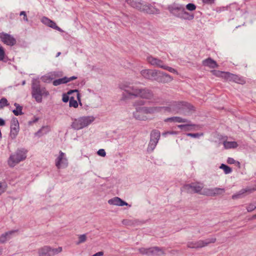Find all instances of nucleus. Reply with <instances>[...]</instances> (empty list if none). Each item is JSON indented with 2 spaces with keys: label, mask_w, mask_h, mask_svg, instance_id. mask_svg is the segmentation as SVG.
Returning <instances> with one entry per match:
<instances>
[{
  "label": "nucleus",
  "mask_w": 256,
  "mask_h": 256,
  "mask_svg": "<svg viewBox=\"0 0 256 256\" xmlns=\"http://www.w3.org/2000/svg\"><path fill=\"white\" fill-rule=\"evenodd\" d=\"M219 138L220 139V143L223 144H234L233 142H228V137L226 136H220Z\"/></svg>",
  "instance_id": "4c0bfd02"
},
{
  "label": "nucleus",
  "mask_w": 256,
  "mask_h": 256,
  "mask_svg": "<svg viewBox=\"0 0 256 256\" xmlns=\"http://www.w3.org/2000/svg\"><path fill=\"white\" fill-rule=\"evenodd\" d=\"M5 58V52L2 46H0V60H4Z\"/></svg>",
  "instance_id": "37998d69"
},
{
  "label": "nucleus",
  "mask_w": 256,
  "mask_h": 256,
  "mask_svg": "<svg viewBox=\"0 0 256 256\" xmlns=\"http://www.w3.org/2000/svg\"><path fill=\"white\" fill-rule=\"evenodd\" d=\"M86 238L87 237L86 234L80 235L78 236V244L85 242L86 240Z\"/></svg>",
  "instance_id": "ea45409f"
},
{
  "label": "nucleus",
  "mask_w": 256,
  "mask_h": 256,
  "mask_svg": "<svg viewBox=\"0 0 256 256\" xmlns=\"http://www.w3.org/2000/svg\"><path fill=\"white\" fill-rule=\"evenodd\" d=\"M124 90V95L125 98H130L132 96H140L141 98L148 99L150 96L148 90L134 88L130 86L122 87Z\"/></svg>",
  "instance_id": "f03ea898"
},
{
  "label": "nucleus",
  "mask_w": 256,
  "mask_h": 256,
  "mask_svg": "<svg viewBox=\"0 0 256 256\" xmlns=\"http://www.w3.org/2000/svg\"><path fill=\"white\" fill-rule=\"evenodd\" d=\"M186 8L188 10L192 11L196 9V6L193 4H188L186 6Z\"/></svg>",
  "instance_id": "79ce46f5"
},
{
  "label": "nucleus",
  "mask_w": 256,
  "mask_h": 256,
  "mask_svg": "<svg viewBox=\"0 0 256 256\" xmlns=\"http://www.w3.org/2000/svg\"><path fill=\"white\" fill-rule=\"evenodd\" d=\"M68 100H70L69 96H64L62 98V100L64 102H68Z\"/></svg>",
  "instance_id": "5fc2aeb1"
},
{
  "label": "nucleus",
  "mask_w": 256,
  "mask_h": 256,
  "mask_svg": "<svg viewBox=\"0 0 256 256\" xmlns=\"http://www.w3.org/2000/svg\"><path fill=\"white\" fill-rule=\"evenodd\" d=\"M62 250V248L61 246H59L58 248H53L50 246V256H54L56 254L61 252Z\"/></svg>",
  "instance_id": "f704fd0d"
},
{
  "label": "nucleus",
  "mask_w": 256,
  "mask_h": 256,
  "mask_svg": "<svg viewBox=\"0 0 256 256\" xmlns=\"http://www.w3.org/2000/svg\"><path fill=\"white\" fill-rule=\"evenodd\" d=\"M211 72L216 76L220 77L226 80L228 79V76H230L229 72L216 70H212Z\"/></svg>",
  "instance_id": "c756f323"
},
{
  "label": "nucleus",
  "mask_w": 256,
  "mask_h": 256,
  "mask_svg": "<svg viewBox=\"0 0 256 256\" xmlns=\"http://www.w3.org/2000/svg\"><path fill=\"white\" fill-rule=\"evenodd\" d=\"M193 107L189 104L184 102H173L170 107L164 106V112L176 113H184L187 110H192Z\"/></svg>",
  "instance_id": "7ed1b4c3"
},
{
  "label": "nucleus",
  "mask_w": 256,
  "mask_h": 256,
  "mask_svg": "<svg viewBox=\"0 0 256 256\" xmlns=\"http://www.w3.org/2000/svg\"><path fill=\"white\" fill-rule=\"evenodd\" d=\"M98 154L102 156H104L106 154L105 150L104 149H100L98 151Z\"/></svg>",
  "instance_id": "09e8293b"
},
{
  "label": "nucleus",
  "mask_w": 256,
  "mask_h": 256,
  "mask_svg": "<svg viewBox=\"0 0 256 256\" xmlns=\"http://www.w3.org/2000/svg\"><path fill=\"white\" fill-rule=\"evenodd\" d=\"M155 146L156 145H150V147L148 148V150H150H150H152L155 148Z\"/></svg>",
  "instance_id": "13d9d810"
},
{
  "label": "nucleus",
  "mask_w": 256,
  "mask_h": 256,
  "mask_svg": "<svg viewBox=\"0 0 256 256\" xmlns=\"http://www.w3.org/2000/svg\"><path fill=\"white\" fill-rule=\"evenodd\" d=\"M14 106L16 107V109L12 110L14 114L16 116L22 115V106L17 103H15Z\"/></svg>",
  "instance_id": "72a5a7b5"
},
{
  "label": "nucleus",
  "mask_w": 256,
  "mask_h": 256,
  "mask_svg": "<svg viewBox=\"0 0 256 256\" xmlns=\"http://www.w3.org/2000/svg\"><path fill=\"white\" fill-rule=\"evenodd\" d=\"M48 94L44 88H41L36 84H33L32 95L38 102H41L42 97H46Z\"/></svg>",
  "instance_id": "423d86ee"
},
{
  "label": "nucleus",
  "mask_w": 256,
  "mask_h": 256,
  "mask_svg": "<svg viewBox=\"0 0 256 256\" xmlns=\"http://www.w3.org/2000/svg\"><path fill=\"white\" fill-rule=\"evenodd\" d=\"M94 120L92 116H82L76 119L72 122V127L76 130H80L88 126Z\"/></svg>",
  "instance_id": "20e7f679"
},
{
  "label": "nucleus",
  "mask_w": 256,
  "mask_h": 256,
  "mask_svg": "<svg viewBox=\"0 0 256 256\" xmlns=\"http://www.w3.org/2000/svg\"><path fill=\"white\" fill-rule=\"evenodd\" d=\"M216 238H212L206 240H200L196 242H189L187 244V246L190 248H200L208 246L210 244L214 243Z\"/></svg>",
  "instance_id": "6e6552de"
},
{
  "label": "nucleus",
  "mask_w": 256,
  "mask_h": 256,
  "mask_svg": "<svg viewBox=\"0 0 256 256\" xmlns=\"http://www.w3.org/2000/svg\"><path fill=\"white\" fill-rule=\"evenodd\" d=\"M139 252L140 254L148 256H165L164 249L158 246L150 248H142L139 249Z\"/></svg>",
  "instance_id": "39448f33"
},
{
  "label": "nucleus",
  "mask_w": 256,
  "mask_h": 256,
  "mask_svg": "<svg viewBox=\"0 0 256 256\" xmlns=\"http://www.w3.org/2000/svg\"><path fill=\"white\" fill-rule=\"evenodd\" d=\"M68 94L70 98L75 99L76 100H78V102H80V94L77 90H73L68 92Z\"/></svg>",
  "instance_id": "473e14b6"
},
{
  "label": "nucleus",
  "mask_w": 256,
  "mask_h": 256,
  "mask_svg": "<svg viewBox=\"0 0 256 256\" xmlns=\"http://www.w3.org/2000/svg\"><path fill=\"white\" fill-rule=\"evenodd\" d=\"M203 64L210 68H214L218 67L217 63L212 58H208L203 61Z\"/></svg>",
  "instance_id": "c85d7f7f"
},
{
  "label": "nucleus",
  "mask_w": 256,
  "mask_h": 256,
  "mask_svg": "<svg viewBox=\"0 0 256 256\" xmlns=\"http://www.w3.org/2000/svg\"><path fill=\"white\" fill-rule=\"evenodd\" d=\"M224 146L225 148L228 149V148H236V147L237 145L232 144V145H224Z\"/></svg>",
  "instance_id": "3c124183"
},
{
  "label": "nucleus",
  "mask_w": 256,
  "mask_h": 256,
  "mask_svg": "<svg viewBox=\"0 0 256 256\" xmlns=\"http://www.w3.org/2000/svg\"><path fill=\"white\" fill-rule=\"evenodd\" d=\"M28 151L24 148H18L12 154L8 160V164L10 168H14L21 162L24 160L27 157Z\"/></svg>",
  "instance_id": "f257e3e1"
},
{
  "label": "nucleus",
  "mask_w": 256,
  "mask_h": 256,
  "mask_svg": "<svg viewBox=\"0 0 256 256\" xmlns=\"http://www.w3.org/2000/svg\"><path fill=\"white\" fill-rule=\"evenodd\" d=\"M182 130L188 131L192 130H198L200 129V126L196 124H184V125H178V126Z\"/></svg>",
  "instance_id": "5701e85b"
},
{
  "label": "nucleus",
  "mask_w": 256,
  "mask_h": 256,
  "mask_svg": "<svg viewBox=\"0 0 256 256\" xmlns=\"http://www.w3.org/2000/svg\"><path fill=\"white\" fill-rule=\"evenodd\" d=\"M126 2L130 4L132 6L138 8L140 10H146V12L150 14H155L158 12L159 10L152 7L146 6V8H142V4L140 2H138L136 0H126Z\"/></svg>",
  "instance_id": "1a4fd4ad"
},
{
  "label": "nucleus",
  "mask_w": 256,
  "mask_h": 256,
  "mask_svg": "<svg viewBox=\"0 0 256 256\" xmlns=\"http://www.w3.org/2000/svg\"><path fill=\"white\" fill-rule=\"evenodd\" d=\"M179 10L181 12L179 16V18L185 20H192L194 18V16L190 14L188 12L185 10L184 8H180Z\"/></svg>",
  "instance_id": "a878e982"
},
{
  "label": "nucleus",
  "mask_w": 256,
  "mask_h": 256,
  "mask_svg": "<svg viewBox=\"0 0 256 256\" xmlns=\"http://www.w3.org/2000/svg\"><path fill=\"white\" fill-rule=\"evenodd\" d=\"M227 80H232L240 84H244L245 82V80L243 78L230 73V76H228V79H227Z\"/></svg>",
  "instance_id": "393cba45"
},
{
  "label": "nucleus",
  "mask_w": 256,
  "mask_h": 256,
  "mask_svg": "<svg viewBox=\"0 0 256 256\" xmlns=\"http://www.w3.org/2000/svg\"><path fill=\"white\" fill-rule=\"evenodd\" d=\"M225 192L224 188H204L201 192V194L207 196H214L223 194Z\"/></svg>",
  "instance_id": "9b49d317"
},
{
  "label": "nucleus",
  "mask_w": 256,
  "mask_h": 256,
  "mask_svg": "<svg viewBox=\"0 0 256 256\" xmlns=\"http://www.w3.org/2000/svg\"><path fill=\"white\" fill-rule=\"evenodd\" d=\"M162 68L166 70L171 72L178 74L176 70L172 68H170L169 66H166L164 65V67H162Z\"/></svg>",
  "instance_id": "de8ad7c7"
},
{
  "label": "nucleus",
  "mask_w": 256,
  "mask_h": 256,
  "mask_svg": "<svg viewBox=\"0 0 256 256\" xmlns=\"http://www.w3.org/2000/svg\"><path fill=\"white\" fill-rule=\"evenodd\" d=\"M252 219H255V218H256V214H254V215L252 216Z\"/></svg>",
  "instance_id": "bf43d9fd"
},
{
  "label": "nucleus",
  "mask_w": 256,
  "mask_h": 256,
  "mask_svg": "<svg viewBox=\"0 0 256 256\" xmlns=\"http://www.w3.org/2000/svg\"><path fill=\"white\" fill-rule=\"evenodd\" d=\"M227 162L228 164H236L238 166L240 165V163L238 162H236L233 158H229L227 160Z\"/></svg>",
  "instance_id": "49530a36"
},
{
  "label": "nucleus",
  "mask_w": 256,
  "mask_h": 256,
  "mask_svg": "<svg viewBox=\"0 0 256 256\" xmlns=\"http://www.w3.org/2000/svg\"><path fill=\"white\" fill-rule=\"evenodd\" d=\"M220 168L224 170L226 174H230L232 172V168L224 164H222Z\"/></svg>",
  "instance_id": "c9c22d12"
},
{
  "label": "nucleus",
  "mask_w": 256,
  "mask_h": 256,
  "mask_svg": "<svg viewBox=\"0 0 256 256\" xmlns=\"http://www.w3.org/2000/svg\"><path fill=\"white\" fill-rule=\"evenodd\" d=\"M8 102L5 98H2L0 100V106L2 108L8 106Z\"/></svg>",
  "instance_id": "c03bdc74"
},
{
  "label": "nucleus",
  "mask_w": 256,
  "mask_h": 256,
  "mask_svg": "<svg viewBox=\"0 0 256 256\" xmlns=\"http://www.w3.org/2000/svg\"><path fill=\"white\" fill-rule=\"evenodd\" d=\"M160 138V133L156 130H154L152 132L150 135V142L152 144H156Z\"/></svg>",
  "instance_id": "bb28decb"
},
{
  "label": "nucleus",
  "mask_w": 256,
  "mask_h": 256,
  "mask_svg": "<svg viewBox=\"0 0 256 256\" xmlns=\"http://www.w3.org/2000/svg\"><path fill=\"white\" fill-rule=\"evenodd\" d=\"M6 184L0 182V196L6 191Z\"/></svg>",
  "instance_id": "a19ab883"
},
{
  "label": "nucleus",
  "mask_w": 256,
  "mask_h": 256,
  "mask_svg": "<svg viewBox=\"0 0 256 256\" xmlns=\"http://www.w3.org/2000/svg\"><path fill=\"white\" fill-rule=\"evenodd\" d=\"M146 102L140 100V102L136 104V112L134 113V118L138 120H148V116L146 115L144 107H139V106L143 105Z\"/></svg>",
  "instance_id": "9d476101"
},
{
  "label": "nucleus",
  "mask_w": 256,
  "mask_h": 256,
  "mask_svg": "<svg viewBox=\"0 0 256 256\" xmlns=\"http://www.w3.org/2000/svg\"><path fill=\"white\" fill-rule=\"evenodd\" d=\"M68 160L64 153L60 151V154L56 160V166L58 168H64L67 166Z\"/></svg>",
  "instance_id": "f8f14e48"
},
{
  "label": "nucleus",
  "mask_w": 256,
  "mask_h": 256,
  "mask_svg": "<svg viewBox=\"0 0 256 256\" xmlns=\"http://www.w3.org/2000/svg\"><path fill=\"white\" fill-rule=\"evenodd\" d=\"M256 190V186L255 188H245L242 189L236 194H234L232 196V199H236L240 198L242 195H243L246 193L250 194Z\"/></svg>",
  "instance_id": "f3484780"
},
{
  "label": "nucleus",
  "mask_w": 256,
  "mask_h": 256,
  "mask_svg": "<svg viewBox=\"0 0 256 256\" xmlns=\"http://www.w3.org/2000/svg\"><path fill=\"white\" fill-rule=\"evenodd\" d=\"M172 78L166 74L160 72V74H158L157 76L156 80L163 82H171Z\"/></svg>",
  "instance_id": "4be33fe9"
},
{
  "label": "nucleus",
  "mask_w": 256,
  "mask_h": 256,
  "mask_svg": "<svg viewBox=\"0 0 256 256\" xmlns=\"http://www.w3.org/2000/svg\"><path fill=\"white\" fill-rule=\"evenodd\" d=\"M78 100H76L75 99L70 98V106L71 107H74L76 108L78 106Z\"/></svg>",
  "instance_id": "58836bf2"
},
{
  "label": "nucleus",
  "mask_w": 256,
  "mask_h": 256,
  "mask_svg": "<svg viewBox=\"0 0 256 256\" xmlns=\"http://www.w3.org/2000/svg\"><path fill=\"white\" fill-rule=\"evenodd\" d=\"M50 20H50V19H49V18H42V22L44 24H46V25H47V26H48V24L50 22Z\"/></svg>",
  "instance_id": "8fccbe9b"
},
{
  "label": "nucleus",
  "mask_w": 256,
  "mask_h": 256,
  "mask_svg": "<svg viewBox=\"0 0 256 256\" xmlns=\"http://www.w3.org/2000/svg\"><path fill=\"white\" fill-rule=\"evenodd\" d=\"M5 124L4 120L0 118V126H4L5 125Z\"/></svg>",
  "instance_id": "864d4df0"
},
{
  "label": "nucleus",
  "mask_w": 256,
  "mask_h": 256,
  "mask_svg": "<svg viewBox=\"0 0 256 256\" xmlns=\"http://www.w3.org/2000/svg\"><path fill=\"white\" fill-rule=\"evenodd\" d=\"M19 131V123L16 118H14L11 122L10 125V136L14 138Z\"/></svg>",
  "instance_id": "dca6fc26"
},
{
  "label": "nucleus",
  "mask_w": 256,
  "mask_h": 256,
  "mask_svg": "<svg viewBox=\"0 0 256 256\" xmlns=\"http://www.w3.org/2000/svg\"><path fill=\"white\" fill-rule=\"evenodd\" d=\"M180 8H184V7L181 5H178L176 4H173L172 5L168 7V9L170 10V12L173 14L177 16L178 17L179 16L181 12L179 10Z\"/></svg>",
  "instance_id": "aec40b11"
},
{
  "label": "nucleus",
  "mask_w": 256,
  "mask_h": 256,
  "mask_svg": "<svg viewBox=\"0 0 256 256\" xmlns=\"http://www.w3.org/2000/svg\"><path fill=\"white\" fill-rule=\"evenodd\" d=\"M142 75L148 79L156 80L158 74H160V72L156 70H144L141 72Z\"/></svg>",
  "instance_id": "2eb2a0df"
},
{
  "label": "nucleus",
  "mask_w": 256,
  "mask_h": 256,
  "mask_svg": "<svg viewBox=\"0 0 256 256\" xmlns=\"http://www.w3.org/2000/svg\"><path fill=\"white\" fill-rule=\"evenodd\" d=\"M50 246H45L38 250V256H50Z\"/></svg>",
  "instance_id": "cd10ccee"
},
{
  "label": "nucleus",
  "mask_w": 256,
  "mask_h": 256,
  "mask_svg": "<svg viewBox=\"0 0 256 256\" xmlns=\"http://www.w3.org/2000/svg\"><path fill=\"white\" fill-rule=\"evenodd\" d=\"M256 208V206L252 204H250L246 207V210L248 212H251Z\"/></svg>",
  "instance_id": "a18cd8bd"
},
{
  "label": "nucleus",
  "mask_w": 256,
  "mask_h": 256,
  "mask_svg": "<svg viewBox=\"0 0 256 256\" xmlns=\"http://www.w3.org/2000/svg\"><path fill=\"white\" fill-rule=\"evenodd\" d=\"M204 186L200 182H193L185 184L182 188V190L188 193H198L201 194L203 190Z\"/></svg>",
  "instance_id": "0eeeda50"
},
{
  "label": "nucleus",
  "mask_w": 256,
  "mask_h": 256,
  "mask_svg": "<svg viewBox=\"0 0 256 256\" xmlns=\"http://www.w3.org/2000/svg\"><path fill=\"white\" fill-rule=\"evenodd\" d=\"M108 203L110 205L118 206H128V204L126 202L122 200L118 197H114L108 200Z\"/></svg>",
  "instance_id": "6ab92c4d"
},
{
  "label": "nucleus",
  "mask_w": 256,
  "mask_h": 256,
  "mask_svg": "<svg viewBox=\"0 0 256 256\" xmlns=\"http://www.w3.org/2000/svg\"><path fill=\"white\" fill-rule=\"evenodd\" d=\"M17 230H11L3 234L0 236V243H4L6 241L11 238L12 236Z\"/></svg>",
  "instance_id": "b1692460"
},
{
  "label": "nucleus",
  "mask_w": 256,
  "mask_h": 256,
  "mask_svg": "<svg viewBox=\"0 0 256 256\" xmlns=\"http://www.w3.org/2000/svg\"><path fill=\"white\" fill-rule=\"evenodd\" d=\"M76 78H77L76 77L74 76L70 77V78L64 77V78L54 80L53 82V84L55 86H57L60 85L62 84L67 83V82H70L72 80L76 79Z\"/></svg>",
  "instance_id": "412c9836"
},
{
  "label": "nucleus",
  "mask_w": 256,
  "mask_h": 256,
  "mask_svg": "<svg viewBox=\"0 0 256 256\" xmlns=\"http://www.w3.org/2000/svg\"><path fill=\"white\" fill-rule=\"evenodd\" d=\"M0 39L4 44L8 46H13L16 44V40L10 34L2 32L0 34Z\"/></svg>",
  "instance_id": "4468645a"
},
{
  "label": "nucleus",
  "mask_w": 256,
  "mask_h": 256,
  "mask_svg": "<svg viewBox=\"0 0 256 256\" xmlns=\"http://www.w3.org/2000/svg\"><path fill=\"white\" fill-rule=\"evenodd\" d=\"M188 136H190L193 138H198L200 135L198 134H188Z\"/></svg>",
  "instance_id": "603ef678"
},
{
  "label": "nucleus",
  "mask_w": 256,
  "mask_h": 256,
  "mask_svg": "<svg viewBox=\"0 0 256 256\" xmlns=\"http://www.w3.org/2000/svg\"><path fill=\"white\" fill-rule=\"evenodd\" d=\"M146 115L148 116V119L150 118V116L154 115L158 112H165L164 106H144Z\"/></svg>",
  "instance_id": "ddd939ff"
},
{
  "label": "nucleus",
  "mask_w": 256,
  "mask_h": 256,
  "mask_svg": "<svg viewBox=\"0 0 256 256\" xmlns=\"http://www.w3.org/2000/svg\"><path fill=\"white\" fill-rule=\"evenodd\" d=\"M214 0H202V2L204 3L209 4V3H212L213 2Z\"/></svg>",
  "instance_id": "4d7b16f0"
},
{
  "label": "nucleus",
  "mask_w": 256,
  "mask_h": 256,
  "mask_svg": "<svg viewBox=\"0 0 256 256\" xmlns=\"http://www.w3.org/2000/svg\"><path fill=\"white\" fill-rule=\"evenodd\" d=\"M20 15L24 16V18L27 20L26 16L24 12H20Z\"/></svg>",
  "instance_id": "6e6d98bb"
},
{
  "label": "nucleus",
  "mask_w": 256,
  "mask_h": 256,
  "mask_svg": "<svg viewBox=\"0 0 256 256\" xmlns=\"http://www.w3.org/2000/svg\"><path fill=\"white\" fill-rule=\"evenodd\" d=\"M48 26L56 30L59 32H62V30L60 28H59L54 22L52 21V20H50V22L48 24Z\"/></svg>",
  "instance_id": "e433bc0d"
},
{
  "label": "nucleus",
  "mask_w": 256,
  "mask_h": 256,
  "mask_svg": "<svg viewBox=\"0 0 256 256\" xmlns=\"http://www.w3.org/2000/svg\"><path fill=\"white\" fill-rule=\"evenodd\" d=\"M186 120L183 119L180 117L174 116L170 118H167L164 120V122H185Z\"/></svg>",
  "instance_id": "7c9ffc66"
},
{
  "label": "nucleus",
  "mask_w": 256,
  "mask_h": 256,
  "mask_svg": "<svg viewBox=\"0 0 256 256\" xmlns=\"http://www.w3.org/2000/svg\"><path fill=\"white\" fill-rule=\"evenodd\" d=\"M57 76L55 72H50L42 77V80L45 82H50Z\"/></svg>",
  "instance_id": "2f4dec72"
},
{
  "label": "nucleus",
  "mask_w": 256,
  "mask_h": 256,
  "mask_svg": "<svg viewBox=\"0 0 256 256\" xmlns=\"http://www.w3.org/2000/svg\"><path fill=\"white\" fill-rule=\"evenodd\" d=\"M148 62L152 65L158 66L162 68L164 67L163 62L159 59L155 58L152 56H148L147 58Z\"/></svg>",
  "instance_id": "a211bd4d"
}]
</instances>
